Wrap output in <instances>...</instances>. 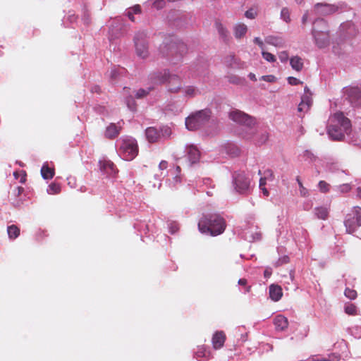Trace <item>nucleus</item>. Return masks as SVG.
<instances>
[{"instance_id":"obj_26","label":"nucleus","mask_w":361,"mask_h":361,"mask_svg":"<svg viewBox=\"0 0 361 361\" xmlns=\"http://www.w3.org/2000/svg\"><path fill=\"white\" fill-rule=\"evenodd\" d=\"M41 174L44 179H51L54 176V169L44 164L41 169Z\"/></svg>"},{"instance_id":"obj_22","label":"nucleus","mask_w":361,"mask_h":361,"mask_svg":"<svg viewBox=\"0 0 361 361\" xmlns=\"http://www.w3.org/2000/svg\"><path fill=\"white\" fill-rule=\"evenodd\" d=\"M290 64L292 68L298 72L302 70L304 63L302 58L298 56H293L290 59Z\"/></svg>"},{"instance_id":"obj_39","label":"nucleus","mask_w":361,"mask_h":361,"mask_svg":"<svg viewBox=\"0 0 361 361\" xmlns=\"http://www.w3.org/2000/svg\"><path fill=\"white\" fill-rule=\"evenodd\" d=\"M126 104H127L128 107L131 111H135L136 109L135 102L131 96L126 98Z\"/></svg>"},{"instance_id":"obj_57","label":"nucleus","mask_w":361,"mask_h":361,"mask_svg":"<svg viewBox=\"0 0 361 361\" xmlns=\"http://www.w3.org/2000/svg\"><path fill=\"white\" fill-rule=\"evenodd\" d=\"M308 19V13L307 12H305L302 18V23L303 25H305Z\"/></svg>"},{"instance_id":"obj_15","label":"nucleus","mask_w":361,"mask_h":361,"mask_svg":"<svg viewBox=\"0 0 361 361\" xmlns=\"http://www.w3.org/2000/svg\"><path fill=\"white\" fill-rule=\"evenodd\" d=\"M226 334L224 331H216L212 336V342L213 348L215 350L221 348L226 341Z\"/></svg>"},{"instance_id":"obj_20","label":"nucleus","mask_w":361,"mask_h":361,"mask_svg":"<svg viewBox=\"0 0 361 361\" xmlns=\"http://www.w3.org/2000/svg\"><path fill=\"white\" fill-rule=\"evenodd\" d=\"M274 324L277 330L283 331L288 327V319L283 315H278L274 319Z\"/></svg>"},{"instance_id":"obj_33","label":"nucleus","mask_w":361,"mask_h":361,"mask_svg":"<svg viewBox=\"0 0 361 361\" xmlns=\"http://www.w3.org/2000/svg\"><path fill=\"white\" fill-rule=\"evenodd\" d=\"M344 294L350 300H355L357 298V291L354 289L346 288Z\"/></svg>"},{"instance_id":"obj_32","label":"nucleus","mask_w":361,"mask_h":361,"mask_svg":"<svg viewBox=\"0 0 361 361\" xmlns=\"http://www.w3.org/2000/svg\"><path fill=\"white\" fill-rule=\"evenodd\" d=\"M345 312L349 315L357 314V307L354 304H348L345 306Z\"/></svg>"},{"instance_id":"obj_17","label":"nucleus","mask_w":361,"mask_h":361,"mask_svg":"<svg viewBox=\"0 0 361 361\" xmlns=\"http://www.w3.org/2000/svg\"><path fill=\"white\" fill-rule=\"evenodd\" d=\"M269 295L272 300L279 301L283 295L281 287L279 285L271 284L269 286Z\"/></svg>"},{"instance_id":"obj_63","label":"nucleus","mask_w":361,"mask_h":361,"mask_svg":"<svg viewBox=\"0 0 361 361\" xmlns=\"http://www.w3.org/2000/svg\"><path fill=\"white\" fill-rule=\"evenodd\" d=\"M176 182H180V178L178 176H176L175 178H174Z\"/></svg>"},{"instance_id":"obj_1","label":"nucleus","mask_w":361,"mask_h":361,"mask_svg":"<svg viewBox=\"0 0 361 361\" xmlns=\"http://www.w3.org/2000/svg\"><path fill=\"white\" fill-rule=\"evenodd\" d=\"M225 219L218 214L203 215L198 222V229L203 234L216 236L224 233Z\"/></svg>"},{"instance_id":"obj_13","label":"nucleus","mask_w":361,"mask_h":361,"mask_svg":"<svg viewBox=\"0 0 361 361\" xmlns=\"http://www.w3.org/2000/svg\"><path fill=\"white\" fill-rule=\"evenodd\" d=\"M346 94L352 104L357 106L361 103V90L358 87H351L347 89Z\"/></svg>"},{"instance_id":"obj_51","label":"nucleus","mask_w":361,"mask_h":361,"mask_svg":"<svg viewBox=\"0 0 361 361\" xmlns=\"http://www.w3.org/2000/svg\"><path fill=\"white\" fill-rule=\"evenodd\" d=\"M24 191V188L21 186H18L14 190L15 195L20 196Z\"/></svg>"},{"instance_id":"obj_60","label":"nucleus","mask_w":361,"mask_h":361,"mask_svg":"<svg viewBox=\"0 0 361 361\" xmlns=\"http://www.w3.org/2000/svg\"><path fill=\"white\" fill-rule=\"evenodd\" d=\"M248 77L250 78V79L251 80H253V81H256L257 80L255 75L254 73H250L249 74Z\"/></svg>"},{"instance_id":"obj_45","label":"nucleus","mask_w":361,"mask_h":361,"mask_svg":"<svg viewBox=\"0 0 361 361\" xmlns=\"http://www.w3.org/2000/svg\"><path fill=\"white\" fill-rule=\"evenodd\" d=\"M228 81L229 82L231 83H233V84H240L241 83V79L236 76V75H231L228 77Z\"/></svg>"},{"instance_id":"obj_21","label":"nucleus","mask_w":361,"mask_h":361,"mask_svg":"<svg viewBox=\"0 0 361 361\" xmlns=\"http://www.w3.org/2000/svg\"><path fill=\"white\" fill-rule=\"evenodd\" d=\"M247 32V27L242 23H237L233 28L234 36L236 39L243 37Z\"/></svg>"},{"instance_id":"obj_50","label":"nucleus","mask_w":361,"mask_h":361,"mask_svg":"<svg viewBox=\"0 0 361 361\" xmlns=\"http://www.w3.org/2000/svg\"><path fill=\"white\" fill-rule=\"evenodd\" d=\"M168 167V162L166 161H161L159 164V170H166Z\"/></svg>"},{"instance_id":"obj_54","label":"nucleus","mask_w":361,"mask_h":361,"mask_svg":"<svg viewBox=\"0 0 361 361\" xmlns=\"http://www.w3.org/2000/svg\"><path fill=\"white\" fill-rule=\"evenodd\" d=\"M298 111H306L308 109H307V106H305L304 103H300L298 107Z\"/></svg>"},{"instance_id":"obj_18","label":"nucleus","mask_w":361,"mask_h":361,"mask_svg":"<svg viewBox=\"0 0 361 361\" xmlns=\"http://www.w3.org/2000/svg\"><path fill=\"white\" fill-rule=\"evenodd\" d=\"M187 153L191 164H195L199 161L200 153L195 146L190 145L187 149Z\"/></svg>"},{"instance_id":"obj_11","label":"nucleus","mask_w":361,"mask_h":361,"mask_svg":"<svg viewBox=\"0 0 361 361\" xmlns=\"http://www.w3.org/2000/svg\"><path fill=\"white\" fill-rule=\"evenodd\" d=\"M235 189L239 193H245L250 187V180L243 173H238L235 177Z\"/></svg>"},{"instance_id":"obj_7","label":"nucleus","mask_w":361,"mask_h":361,"mask_svg":"<svg viewBox=\"0 0 361 361\" xmlns=\"http://www.w3.org/2000/svg\"><path fill=\"white\" fill-rule=\"evenodd\" d=\"M134 43L136 54L142 59H146L149 56L148 42L146 39V34L144 32H137L134 37Z\"/></svg>"},{"instance_id":"obj_24","label":"nucleus","mask_w":361,"mask_h":361,"mask_svg":"<svg viewBox=\"0 0 361 361\" xmlns=\"http://www.w3.org/2000/svg\"><path fill=\"white\" fill-rule=\"evenodd\" d=\"M265 41L267 44L276 47H283L284 46V40L280 37L269 36L266 38Z\"/></svg>"},{"instance_id":"obj_9","label":"nucleus","mask_w":361,"mask_h":361,"mask_svg":"<svg viewBox=\"0 0 361 361\" xmlns=\"http://www.w3.org/2000/svg\"><path fill=\"white\" fill-rule=\"evenodd\" d=\"M338 7L334 4L317 3L314 5V11L316 14L327 16L336 13Z\"/></svg>"},{"instance_id":"obj_38","label":"nucleus","mask_w":361,"mask_h":361,"mask_svg":"<svg viewBox=\"0 0 361 361\" xmlns=\"http://www.w3.org/2000/svg\"><path fill=\"white\" fill-rule=\"evenodd\" d=\"M262 54L263 58L266 61H267L269 62L276 61V57L274 54H272L269 52L265 51H262Z\"/></svg>"},{"instance_id":"obj_59","label":"nucleus","mask_w":361,"mask_h":361,"mask_svg":"<svg viewBox=\"0 0 361 361\" xmlns=\"http://www.w3.org/2000/svg\"><path fill=\"white\" fill-rule=\"evenodd\" d=\"M357 197L361 199V184L357 188Z\"/></svg>"},{"instance_id":"obj_37","label":"nucleus","mask_w":361,"mask_h":361,"mask_svg":"<svg viewBox=\"0 0 361 361\" xmlns=\"http://www.w3.org/2000/svg\"><path fill=\"white\" fill-rule=\"evenodd\" d=\"M296 180L299 185L300 195L303 197L307 196L308 195V190L303 186L299 176L297 177Z\"/></svg>"},{"instance_id":"obj_36","label":"nucleus","mask_w":361,"mask_h":361,"mask_svg":"<svg viewBox=\"0 0 361 361\" xmlns=\"http://www.w3.org/2000/svg\"><path fill=\"white\" fill-rule=\"evenodd\" d=\"M153 88L149 87L148 90L140 89L137 91L135 97L137 99H141L146 97Z\"/></svg>"},{"instance_id":"obj_6","label":"nucleus","mask_w":361,"mask_h":361,"mask_svg":"<svg viewBox=\"0 0 361 361\" xmlns=\"http://www.w3.org/2000/svg\"><path fill=\"white\" fill-rule=\"evenodd\" d=\"M344 225L348 233H353L361 226V208L354 207L345 216Z\"/></svg>"},{"instance_id":"obj_62","label":"nucleus","mask_w":361,"mask_h":361,"mask_svg":"<svg viewBox=\"0 0 361 361\" xmlns=\"http://www.w3.org/2000/svg\"><path fill=\"white\" fill-rule=\"evenodd\" d=\"M123 91H124L125 94H128L129 92V91H130V89L128 88V87H124L123 88Z\"/></svg>"},{"instance_id":"obj_44","label":"nucleus","mask_w":361,"mask_h":361,"mask_svg":"<svg viewBox=\"0 0 361 361\" xmlns=\"http://www.w3.org/2000/svg\"><path fill=\"white\" fill-rule=\"evenodd\" d=\"M279 58L281 62H286L288 59V53L286 51H281L279 54Z\"/></svg>"},{"instance_id":"obj_42","label":"nucleus","mask_w":361,"mask_h":361,"mask_svg":"<svg viewBox=\"0 0 361 361\" xmlns=\"http://www.w3.org/2000/svg\"><path fill=\"white\" fill-rule=\"evenodd\" d=\"M257 15V11L253 8H250V9L247 10L245 13V17L249 19L255 18Z\"/></svg>"},{"instance_id":"obj_47","label":"nucleus","mask_w":361,"mask_h":361,"mask_svg":"<svg viewBox=\"0 0 361 361\" xmlns=\"http://www.w3.org/2000/svg\"><path fill=\"white\" fill-rule=\"evenodd\" d=\"M339 190L341 192H348L351 190V187L349 184H343L339 186Z\"/></svg>"},{"instance_id":"obj_23","label":"nucleus","mask_w":361,"mask_h":361,"mask_svg":"<svg viewBox=\"0 0 361 361\" xmlns=\"http://www.w3.org/2000/svg\"><path fill=\"white\" fill-rule=\"evenodd\" d=\"M315 216L322 220L327 219L329 214V208L326 207H317L314 208Z\"/></svg>"},{"instance_id":"obj_55","label":"nucleus","mask_w":361,"mask_h":361,"mask_svg":"<svg viewBox=\"0 0 361 361\" xmlns=\"http://www.w3.org/2000/svg\"><path fill=\"white\" fill-rule=\"evenodd\" d=\"M267 177H262L259 180V188L264 187L266 185Z\"/></svg>"},{"instance_id":"obj_48","label":"nucleus","mask_w":361,"mask_h":361,"mask_svg":"<svg viewBox=\"0 0 361 361\" xmlns=\"http://www.w3.org/2000/svg\"><path fill=\"white\" fill-rule=\"evenodd\" d=\"M264 177H267V179L273 180L274 173L271 169H267L264 172Z\"/></svg>"},{"instance_id":"obj_46","label":"nucleus","mask_w":361,"mask_h":361,"mask_svg":"<svg viewBox=\"0 0 361 361\" xmlns=\"http://www.w3.org/2000/svg\"><path fill=\"white\" fill-rule=\"evenodd\" d=\"M262 80L269 82H274L276 81V77L272 75H263Z\"/></svg>"},{"instance_id":"obj_19","label":"nucleus","mask_w":361,"mask_h":361,"mask_svg":"<svg viewBox=\"0 0 361 361\" xmlns=\"http://www.w3.org/2000/svg\"><path fill=\"white\" fill-rule=\"evenodd\" d=\"M146 137L149 142H156L160 137V132L154 127H149L146 129Z\"/></svg>"},{"instance_id":"obj_30","label":"nucleus","mask_w":361,"mask_h":361,"mask_svg":"<svg viewBox=\"0 0 361 361\" xmlns=\"http://www.w3.org/2000/svg\"><path fill=\"white\" fill-rule=\"evenodd\" d=\"M178 48L179 49L180 51H181V53L180 54V56H182L183 53L186 50V47L184 44H178V47L176 46L173 44L170 45V51L171 54H173L174 52H176V50Z\"/></svg>"},{"instance_id":"obj_41","label":"nucleus","mask_w":361,"mask_h":361,"mask_svg":"<svg viewBox=\"0 0 361 361\" xmlns=\"http://www.w3.org/2000/svg\"><path fill=\"white\" fill-rule=\"evenodd\" d=\"M301 103H304L305 106H307V109H309L311 106V104H312V100H311L310 97L307 94L302 96Z\"/></svg>"},{"instance_id":"obj_10","label":"nucleus","mask_w":361,"mask_h":361,"mask_svg":"<svg viewBox=\"0 0 361 361\" xmlns=\"http://www.w3.org/2000/svg\"><path fill=\"white\" fill-rule=\"evenodd\" d=\"M167 84V90L171 93H178L182 88L183 83L181 78L176 74H170Z\"/></svg>"},{"instance_id":"obj_14","label":"nucleus","mask_w":361,"mask_h":361,"mask_svg":"<svg viewBox=\"0 0 361 361\" xmlns=\"http://www.w3.org/2000/svg\"><path fill=\"white\" fill-rule=\"evenodd\" d=\"M99 164L100 169L108 175H114L117 172L115 164L110 160L102 159Z\"/></svg>"},{"instance_id":"obj_34","label":"nucleus","mask_w":361,"mask_h":361,"mask_svg":"<svg viewBox=\"0 0 361 361\" xmlns=\"http://www.w3.org/2000/svg\"><path fill=\"white\" fill-rule=\"evenodd\" d=\"M216 28L219 33V35L224 38L226 39L228 37V30L222 25L220 23H216Z\"/></svg>"},{"instance_id":"obj_64","label":"nucleus","mask_w":361,"mask_h":361,"mask_svg":"<svg viewBox=\"0 0 361 361\" xmlns=\"http://www.w3.org/2000/svg\"><path fill=\"white\" fill-rule=\"evenodd\" d=\"M176 171H177L178 173L180 172V167L179 166H176Z\"/></svg>"},{"instance_id":"obj_40","label":"nucleus","mask_w":361,"mask_h":361,"mask_svg":"<svg viewBox=\"0 0 361 361\" xmlns=\"http://www.w3.org/2000/svg\"><path fill=\"white\" fill-rule=\"evenodd\" d=\"M319 188L321 192H326L329 190V184L324 180H320L318 184Z\"/></svg>"},{"instance_id":"obj_16","label":"nucleus","mask_w":361,"mask_h":361,"mask_svg":"<svg viewBox=\"0 0 361 361\" xmlns=\"http://www.w3.org/2000/svg\"><path fill=\"white\" fill-rule=\"evenodd\" d=\"M121 128V126H118L114 123H110L106 128L105 137L109 140L115 139L120 134Z\"/></svg>"},{"instance_id":"obj_58","label":"nucleus","mask_w":361,"mask_h":361,"mask_svg":"<svg viewBox=\"0 0 361 361\" xmlns=\"http://www.w3.org/2000/svg\"><path fill=\"white\" fill-rule=\"evenodd\" d=\"M247 283V281L245 279H240L238 281V284L240 286H246Z\"/></svg>"},{"instance_id":"obj_8","label":"nucleus","mask_w":361,"mask_h":361,"mask_svg":"<svg viewBox=\"0 0 361 361\" xmlns=\"http://www.w3.org/2000/svg\"><path fill=\"white\" fill-rule=\"evenodd\" d=\"M229 118L239 124L252 128L256 124L255 118L239 111H233L229 114Z\"/></svg>"},{"instance_id":"obj_35","label":"nucleus","mask_w":361,"mask_h":361,"mask_svg":"<svg viewBox=\"0 0 361 361\" xmlns=\"http://www.w3.org/2000/svg\"><path fill=\"white\" fill-rule=\"evenodd\" d=\"M197 92V91L194 86H187L184 90L185 94L191 97H195Z\"/></svg>"},{"instance_id":"obj_43","label":"nucleus","mask_w":361,"mask_h":361,"mask_svg":"<svg viewBox=\"0 0 361 361\" xmlns=\"http://www.w3.org/2000/svg\"><path fill=\"white\" fill-rule=\"evenodd\" d=\"M288 82L291 85H297L299 84H302V82L298 80V78L295 77L290 76L288 78Z\"/></svg>"},{"instance_id":"obj_61","label":"nucleus","mask_w":361,"mask_h":361,"mask_svg":"<svg viewBox=\"0 0 361 361\" xmlns=\"http://www.w3.org/2000/svg\"><path fill=\"white\" fill-rule=\"evenodd\" d=\"M260 189L262 190L264 195L268 196L269 195V191L265 187L260 188Z\"/></svg>"},{"instance_id":"obj_27","label":"nucleus","mask_w":361,"mask_h":361,"mask_svg":"<svg viewBox=\"0 0 361 361\" xmlns=\"http://www.w3.org/2000/svg\"><path fill=\"white\" fill-rule=\"evenodd\" d=\"M20 228L14 224L8 226L7 228L8 237L11 240L17 238L20 235Z\"/></svg>"},{"instance_id":"obj_5","label":"nucleus","mask_w":361,"mask_h":361,"mask_svg":"<svg viewBox=\"0 0 361 361\" xmlns=\"http://www.w3.org/2000/svg\"><path fill=\"white\" fill-rule=\"evenodd\" d=\"M211 116V111L205 109L191 114L185 119V126L190 130H195L206 124Z\"/></svg>"},{"instance_id":"obj_56","label":"nucleus","mask_w":361,"mask_h":361,"mask_svg":"<svg viewBox=\"0 0 361 361\" xmlns=\"http://www.w3.org/2000/svg\"><path fill=\"white\" fill-rule=\"evenodd\" d=\"M126 15L128 16V17L129 18V19L134 22L135 21V18H134V13H133V12L131 11H127V13Z\"/></svg>"},{"instance_id":"obj_12","label":"nucleus","mask_w":361,"mask_h":361,"mask_svg":"<svg viewBox=\"0 0 361 361\" xmlns=\"http://www.w3.org/2000/svg\"><path fill=\"white\" fill-rule=\"evenodd\" d=\"M171 73L169 70L152 73L149 76L151 82L154 85L166 84Z\"/></svg>"},{"instance_id":"obj_53","label":"nucleus","mask_w":361,"mask_h":361,"mask_svg":"<svg viewBox=\"0 0 361 361\" xmlns=\"http://www.w3.org/2000/svg\"><path fill=\"white\" fill-rule=\"evenodd\" d=\"M254 42L255 44H257V45H259V47L263 49H264V43L262 42V40L259 38V37H255L254 39Z\"/></svg>"},{"instance_id":"obj_3","label":"nucleus","mask_w":361,"mask_h":361,"mask_svg":"<svg viewBox=\"0 0 361 361\" xmlns=\"http://www.w3.org/2000/svg\"><path fill=\"white\" fill-rule=\"evenodd\" d=\"M316 45L325 48L330 44L329 30L327 22L323 18L317 19L313 23L312 31Z\"/></svg>"},{"instance_id":"obj_2","label":"nucleus","mask_w":361,"mask_h":361,"mask_svg":"<svg viewBox=\"0 0 361 361\" xmlns=\"http://www.w3.org/2000/svg\"><path fill=\"white\" fill-rule=\"evenodd\" d=\"M330 125L328 126V134L334 140H342L344 133L350 128V121L343 113L337 112L330 118Z\"/></svg>"},{"instance_id":"obj_4","label":"nucleus","mask_w":361,"mask_h":361,"mask_svg":"<svg viewBox=\"0 0 361 361\" xmlns=\"http://www.w3.org/2000/svg\"><path fill=\"white\" fill-rule=\"evenodd\" d=\"M118 151L123 159L132 161L138 154L139 147L137 140L130 136H123L119 140Z\"/></svg>"},{"instance_id":"obj_28","label":"nucleus","mask_w":361,"mask_h":361,"mask_svg":"<svg viewBox=\"0 0 361 361\" xmlns=\"http://www.w3.org/2000/svg\"><path fill=\"white\" fill-rule=\"evenodd\" d=\"M196 357H205L209 359L211 357V353L208 350L205 346L200 345L197 347V350L195 352Z\"/></svg>"},{"instance_id":"obj_29","label":"nucleus","mask_w":361,"mask_h":361,"mask_svg":"<svg viewBox=\"0 0 361 361\" xmlns=\"http://www.w3.org/2000/svg\"><path fill=\"white\" fill-rule=\"evenodd\" d=\"M61 192V186L56 183H51L47 189V192L50 195L59 194Z\"/></svg>"},{"instance_id":"obj_49","label":"nucleus","mask_w":361,"mask_h":361,"mask_svg":"<svg viewBox=\"0 0 361 361\" xmlns=\"http://www.w3.org/2000/svg\"><path fill=\"white\" fill-rule=\"evenodd\" d=\"M129 11H131L134 14H138L141 13V7L140 5L137 4L129 8Z\"/></svg>"},{"instance_id":"obj_31","label":"nucleus","mask_w":361,"mask_h":361,"mask_svg":"<svg viewBox=\"0 0 361 361\" xmlns=\"http://www.w3.org/2000/svg\"><path fill=\"white\" fill-rule=\"evenodd\" d=\"M281 18L286 23H290L291 19H290V11H289V9L286 7H284L281 9Z\"/></svg>"},{"instance_id":"obj_52","label":"nucleus","mask_w":361,"mask_h":361,"mask_svg":"<svg viewBox=\"0 0 361 361\" xmlns=\"http://www.w3.org/2000/svg\"><path fill=\"white\" fill-rule=\"evenodd\" d=\"M118 75V73L116 69H112L110 73V78L112 80H114L117 78Z\"/></svg>"},{"instance_id":"obj_25","label":"nucleus","mask_w":361,"mask_h":361,"mask_svg":"<svg viewBox=\"0 0 361 361\" xmlns=\"http://www.w3.org/2000/svg\"><path fill=\"white\" fill-rule=\"evenodd\" d=\"M225 63L231 68H240V63L234 54H230L225 59Z\"/></svg>"}]
</instances>
